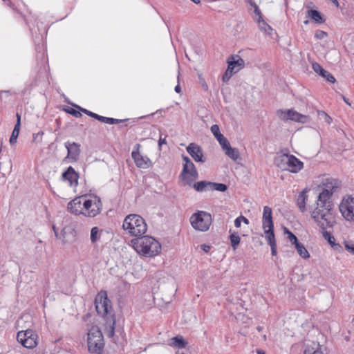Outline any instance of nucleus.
<instances>
[{
    "label": "nucleus",
    "mask_w": 354,
    "mask_h": 354,
    "mask_svg": "<svg viewBox=\"0 0 354 354\" xmlns=\"http://www.w3.org/2000/svg\"><path fill=\"white\" fill-rule=\"evenodd\" d=\"M335 188L337 187L333 180L325 185V188L317 196V207L311 213L312 218L322 230L324 238L330 245L335 242V238L326 230L333 227L336 223L333 203L330 201V196Z\"/></svg>",
    "instance_id": "1"
},
{
    "label": "nucleus",
    "mask_w": 354,
    "mask_h": 354,
    "mask_svg": "<svg viewBox=\"0 0 354 354\" xmlns=\"http://www.w3.org/2000/svg\"><path fill=\"white\" fill-rule=\"evenodd\" d=\"M111 302L105 291L100 292L95 299V306L97 314L102 317H106V324L109 325L107 335L112 337L115 334L116 321L114 315H111Z\"/></svg>",
    "instance_id": "2"
},
{
    "label": "nucleus",
    "mask_w": 354,
    "mask_h": 354,
    "mask_svg": "<svg viewBox=\"0 0 354 354\" xmlns=\"http://www.w3.org/2000/svg\"><path fill=\"white\" fill-rule=\"evenodd\" d=\"M131 243L138 253L148 257L158 254L161 250L160 243L150 236L142 235L133 239Z\"/></svg>",
    "instance_id": "3"
},
{
    "label": "nucleus",
    "mask_w": 354,
    "mask_h": 354,
    "mask_svg": "<svg viewBox=\"0 0 354 354\" xmlns=\"http://www.w3.org/2000/svg\"><path fill=\"white\" fill-rule=\"evenodd\" d=\"M122 228L131 236L138 238L146 233L147 225L142 216L133 214L124 218Z\"/></svg>",
    "instance_id": "4"
},
{
    "label": "nucleus",
    "mask_w": 354,
    "mask_h": 354,
    "mask_svg": "<svg viewBox=\"0 0 354 354\" xmlns=\"http://www.w3.org/2000/svg\"><path fill=\"white\" fill-rule=\"evenodd\" d=\"M87 345L91 354H102L104 342L101 330L97 327H92L88 333Z\"/></svg>",
    "instance_id": "5"
},
{
    "label": "nucleus",
    "mask_w": 354,
    "mask_h": 354,
    "mask_svg": "<svg viewBox=\"0 0 354 354\" xmlns=\"http://www.w3.org/2000/svg\"><path fill=\"white\" fill-rule=\"evenodd\" d=\"M274 163L283 170L292 173L299 172L304 167V163L294 155L283 153L274 159Z\"/></svg>",
    "instance_id": "6"
},
{
    "label": "nucleus",
    "mask_w": 354,
    "mask_h": 354,
    "mask_svg": "<svg viewBox=\"0 0 354 354\" xmlns=\"http://www.w3.org/2000/svg\"><path fill=\"white\" fill-rule=\"evenodd\" d=\"M189 221L196 230L206 232L212 224V215L205 211H197L191 216Z\"/></svg>",
    "instance_id": "7"
},
{
    "label": "nucleus",
    "mask_w": 354,
    "mask_h": 354,
    "mask_svg": "<svg viewBox=\"0 0 354 354\" xmlns=\"http://www.w3.org/2000/svg\"><path fill=\"white\" fill-rule=\"evenodd\" d=\"M91 198H86L83 202V215L93 218L99 215L102 209L101 198L96 195H91Z\"/></svg>",
    "instance_id": "8"
},
{
    "label": "nucleus",
    "mask_w": 354,
    "mask_h": 354,
    "mask_svg": "<svg viewBox=\"0 0 354 354\" xmlns=\"http://www.w3.org/2000/svg\"><path fill=\"white\" fill-rule=\"evenodd\" d=\"M17 341L27 348H33L38 344V335L35 331L27 329L21 330L17 335Z\"/></svg>",
    "instance_id": "9"
},
{
    "label": "nucleus",
    "mask_w": 354,
    "mask_h": 354,
    "mask_svg": "<svg viewBox=\"0 0 354 354\" xmlns=\"http://www.w3.org/2000/svg\"><path fill=\"white\" fill-rule=\"evenodd\" d=\"M64 147L67 149V156L64 158V160L68 162H77L81 153L80 144L68 140L64 143Z\"/></svg>",
    "instance_id": "10"
},
{
    "label": "nucleus",
    "mask_w": 354,
    "mask_h": 354,
    "mask_svg": "<svg viewBox=\"0 0 354 354\" xmlns=\"http://www.w3.org/2000/svg\"><path fill=\"white\" fill-rule=\"evenodd\" d=\"M339 211L344 218L349 221H354V198L348 197L339 205Z\"/></svg>",
    "instance_id": "11"
},
{
    "label": "nucleus",
    "mask_w": 354,
    "mask_h": 354,
    "mask_svg": "<svg viewBox=\"0 0 354 354\" xmlns=\"http://www.w3.org/2000/svg\"><path fill=\"white\" fill-rule=\"evenodd\" d=\"M277 115L283 120H292L300 123H305L307 120V116L298 113L292 109L287 111H277Z\"/></svg>",
    "instance_id": "12"
},
{
    "label": "nucleus",
    "mask_w": 354,
    "mask_h": 354,
    "mask_svg": "<svg viewBox=\"0 0 354 354\" xmlns=\"http://www.w3.org/2000/svg\"><path fill=\"white\" fill-rule=\"evenodd\" d=\"M262 227L264 230L265 235L274 234L272 209L268 206L263 207Z\"/></svg>",
    "instance_id": "13"
},
{
    "label": "nucleus",
    "mask_w": 354,
    "mask_h": 354,
    "mask_svg": "<svg viewBox=\"0 0 354 354\" xmlns=\"http://www.w3.org/2000/svg\"><path fill=\"white\" fill-rule=\"evenodd\" d=\"M86 198V196L75 197L67 205L68 211L74 215H83V202Z\"/></svg>",
    "instance_id": "14"
},
{
    "label": "nucleus",
    "mask_w": 354,
    "mask_h": 354,
    "mask_svg": "<svg viewBox=\"0 0 354 354\" xmlns=\"http://www.w3.org/2000/svg\"><path fill=\"white\" fill-rule=\"evenodd\" d=\"M187 153L196 162L204 163L205 158L203 154V149L200 146L195 143H190L186 148Z\"/></svg>",
    "instance_id": "15"
},
{
    "label": "nucleus",
    "mask_w": 354,
    "mask_h": 354,
    "mask_svg": "<svg viewBox=\"0 0 354 354\" xmlns=\"http://www.w3.org/2000/svg\"><path fill=\"white\" fill-rule=\"evenodd\" d=\"M79 174L74 168L69 166L62 174V180L68 183L71 187H77L78 185Z\"/></svg>",
    "instance_id": "16"
},
{
    "label": "nucleus",
    "mask_w": 354,
    "mask_h": 354,
    "mask_svg": "<svg viewBox=\"0 0 354 354\" xmlns=\"http://www.w3.org/2000/svg\"><path fill=\"white\" fill-rule=\"evenodd\" d=\"M131 156L137 167L140 168H149L151 164L149 158L146 156H142L138 151H133Z\"/></svg>",
    "instance_id": "17"
},
{
    "label": "nucleus",
    "mask_w": 354,
    "mask_h": 354,
    "mask_svg": "<svg viewBox=\"0 0 354 354\" xmlns=\"http://www.w3.org/2000/svg\"><path fill=\"white\" fill-rule=\"evenodd\" d=\"M195 169L196 168L192 161L187 164H183L182 171L179 175V178L185 181V184L188 185L189 186H192V180H190V178L188 177V172Z\"/></svg>",
    "instance_id": "18"
},
{
    "label": "nucleus",
    "mask_w": 354,
    "mask_h": 354,
    "mask_svg": "<svg viewBox=\"0 0 354 354\" xmlns=\"http://www.w3.org/2000/svg\"><path fill=\"white\" fill-rule=\"evenodd\" d=\"M304 354H327L326 348L319 343L313 342L306 345Z\"/></svg>",
    "instance_id": "19"
},
{
    "label": "nucleus",
    "mask_w": 354,
    "mask_h": 354,
    "mask_svg": "<svg viewBox=\"0 0 354 354\" xmlns=\"http://www.w3.org/2000/svg\"><path fill=\"white\" fill-rule=\"evenodd\" d=\"M312 67L316 73L324 77L328 82L331 83H334L335 82L334 76L330 72L324 69L317 62L313 63Z\"/></svg>",
    "instance_id": "20"
},
{
    "label": "nucleus",
    "mask_w": 354,
    "mask_h": 354,
    "mask_svg": "<svg viewBox=\"0 0 354 354\" xmlns=\"http://www.w3.org/2000/svg\"><path fill=\"white\" fill-rule=\"evenodd\" d=\"M221 148L224 151L225 154L232 160L236 161L240 158V153L239 150L236 148L232 147L230 142L226 143Z\"/></svg>",
    "instance_id": "21"
},
{
    "label": "nucleus",
    "mask_w": 354,
    "mask_h": 354,
    "mask_svg": "<svg viewBox=\"0 0 354 354\" xmlns=\"http://www.w3.org/2000/svg\"><path fill=\"white\" fill-rule=\"evenodd\" d=\"M210 129L221 147L229 142L228 140L220 132L219 127L217 124H213Z\"/></svg>",
    "instance_id": "22"
},
{
    "label": "nucleus",
    "mask_w": 354,
    "mask_h": 354,
    "mask_svg": "<svg viewBox=\"0 0 354 354\" xmlns=\"http://www.w3.org/2000/svg\"><path fill=\"white\" fill-rule=\"evenodd\" d=\"M169 344L174 348H184L187 346L188 342L183 338V336L177 335L170 339Z\"/></svg>",
    "instance_id": "23"
},
{
    "label": "nucleus",
    "mask_w": 354,
    "mask_h": 354,
    "mask_svg": "<svg viewBox=\"0 0 354 354\" xmlns=\"http://www.w3.org/2000/svg\"><path fill=\"white\" fill-rule=\"evenodd\" d=\"M307 16L315 23L323 24L326 21L324 15L317 10H309L307 12Z\"/></svg>",
    "instance_id": "24"
},
{
    "label": "nucleus",
    "mask_w": 354,
    "mask_h": 354,
    "mask_svg": "<svg viewBox=\"0 0 354 354\" xmlns=\"http://www.w3.org/2000/svg\"><path fill=\"white\" fill-rule=\"evenodd\" d=\"M192 187L196 191L198 192H203L211 190L212 182L202 180L193 184Z\"/></svg>",
    "instance_id": "25"
},
{
    "label": "nucleus",
    "mask_w": 354,
    "mask_h": 354,
    "mask_svg": "<svg viewBox=\"0 0 354 354\" xmlns=\"http://www.w3.org/2000/svg\"><path fill=\"white\" fill-rule=\"evenodd\" d=\"M265 237L268 241V243L271 248V254L272 256L277 255V243L275 240L274 234H266Z\"/></svg>",
    "instance_id": "26"
},
{
    "label": "nucleus",
    "mask_w": 354,
    "mask_h": 354,
    "mask_svg": "<svg viewBox=\"0 0 354 354\" xmlns=\"http://www.w3.org/2000/svg\"><path fill=\"white\" fill-rule=\"evenodd\" d=\"M306 191L304 190L299 194L297 200V203L298 205V207L299 208L300 211L301 212H304L306 210Z\"/></svg>",
    "instance_id": "27"
},
{
    "label": "nucleus",
    "mask_w": 354,
    "mask_h": 354,
    "mask_svg": "<svg viewBox=\"0 0 354 354\" xmlns=\"http://www.w3.org/2000/svg\"><path fill=\"white\" fill-rule=\"evenodd\" d=\"M257 22L258 23V26L259 29L266 33L267 35H271L272 32H273L272 28L263 19H257Z\"/></svg>",
    "instance_id": "28"
},
{
    "label": "nucleus",
    "mask_w": 354,
    "mask_h": 354,
    "mask_svg": "<svg viewBox=\"0 0 354 354\" xmlns=\"http://www.w3.org/2000/svg\"><path fill=\"white\" fill-rule=\"evenodd\" d=\"M295 247L298 254L301 256V257L305 259H308L310 257L309 252L302 243L298 242L295 245Z\"/></svg>",
    "instance_id": "29"
},
{
    "label": "nucleus",
    "mask_w": 354,
    "mask_h": 354,
    "mask_svg": "<svg viewBox=\"0 0 354 354\" xmlns=\"http://www.w3.org/2000/svg\"><path fill=\"white\" fill-rule=\"evenodd\" d=\"M230 240L231 243V245L233 248L234 250H236L237 246L240 243V236L239 234L236 232H231V230H230Z\"/></svg>",
    "instance_id": "30"
},
{
    "label": "nucleus",
    "mask_w": 354,
    "mask_h": 354,
    "mask_svg": "<svg viewBox=\"0 0 354 354\" xmlns=\"http://www.w3.org/2000/svg\"><path fill=\"white\" fill-rule=\"evenodd\" d=\"M41 48H43L41 47ZM37 64L41 65V68L44 67V69H46V64L47 63V56L44 53V49H41V51L38 52L37 55Z\"/></svg>",
    "instance_id": "31"
},
{
    "label": "nucleus",
    "mask_w": 354,
    "mask_h": 354,
    "mask_svg": "<svg viewBox=\"0 0 354 354\" xmlns=\"http://www.w3.org/2000/svg\"><path fill=\"white\" fill-rule=\"evenodd\" d=\"M101 232L97 227H93L91 230V241L93 243H95L100 239Z\"/></svg>",
    "instance_id": "32"
},
{
    "label": "nucleus",
    "mask_w": 354,
    "mask_h": 354,
    "mask_svg": "<svg viewBox=\"0 0 354 354\" xmlns=\"http://www.w3.org/2000/svg\"><path fill=\"white\" fill-rule=\"evenodd\" d=\"M211 190H216L224 192L227 189V186L224 183H218L212 182Z\"/></svg>",
    "instance_id": "33"
},
{
    "label": "nucleus",
    "mask_w": 354,
    "mask_h": 354,
    "mask_svg": "<svg viewBox=\"0 0 354 354\" xmlns=\"http://www.w3.org/2000/svg\"><path fill=\"white\" fill-rule=\"evenodd\" d=\"M250 6L254 8V12L256 15L255 20L257 21V19H259V20L262 19L263 15L261 14V12L259 10L258 6L255 3V2L254 1H251Z\"/></svg>",
    "instance_id": "34"
},
{
    "label": "nucleus",
    "mask_w": 354,
    "mask_h": 354,
    "mask_svg": "<svg viewBox=\"0 0 354 354\" xmlns=\"http://www.w3.org/2000/svg\"><path fill=\"white\" fill-rule=\"evenodd\" d=\"M230 59V62L232 63V65H234L235 67L238 66L239 68L241 69V68L243 67L244 65V60L239 57H238V59L236 60H235L233 57H231Z\"/></svg>",
    "instance_id": "35"
},
{
    "label": "nucleus",
    "mask_w": 354,
    "mask_h": 354,
    "mask_svg": "<svg viewBox=\"0 0 354 354\" xmlns=\"http://www.w3.org/2000/svg\"><path fill=\"white\" fill-rule=\"evenodd\" d=\"M285 232L288 234V238L291 241L292 244L295 245L299 242L297 236L289 231L287 228H285Z\"/></svg>",
    "instance_id": "36"
},
{
    "label": "nucleus",
    "mask_w": 354,
    "mask_h": 354,
    "mask_svg": "<svg viewBox=\"0 0 354 354\" xmlns=\"http://www.w3.org/2000/svg\"><path fill=\"white\" fill-rule=\"evenodd\" d=\"M66 111L75 118H80L82 115L80 110H75L73 108H68L66 109Z\"/></svg>",
    "instance_id": "37"
},
{
    "label": "nucleus",
    "mask_w": 354,
    "mask_h": 354,
    "mask_svg": "<svg viewBox=\"0 0 354 354\" xmlns=\"http://www.w3.org/2000/svg\"><path fill=\"white\" fill-rule=\"evenodd\" d=\"M345 249L354 255V244L351 241H344Z\"/></svg>",
    "instance_id": "38"
},
{
    "label": "nucleus",
    "mask_w": 354,
    "mask_h": 354,
    "mask_svg": "<svg viewBox=\"0 0 354 354\" xmlns=\"http://www.w3.org/2000/svg\"><path fill=\"white\" fill-rule=\"evenodd\" d=\"M44 132L42 131H39L37 133H33L32 135V141L34 142H41L42 140V136L44 135Z\"/></svg>",
    "instance_id": "39"
},
{
    "label": "nucleus",
    "mask_w": 354,
    "mask_h": 354,
    "mask_svg": "<svg viewBox=\"0 0 354 354\" xmlns=\"http://www.w3.org/2000/svg\"><path fill=\"white\" fill-rule=\"evenodd\" d=\"M75 107L77 108L80 111V112H82V113L86 114L87 115H88V116H90V117H91V118L95 119V116L96 115L95 113L90 111L86 109L82 108V107H80V106H77V105H76Z\"/></svg>",
    "instance_id": "40"
},
{
    "label": "nucleus",
    "mask_w": 354,
    "mask_h": 354,
    "mask_svg": "<svg viewBox=\"0 0 354 354\" xmlns=\"http://www.w3.org/2000/svg\"><path fill=\"white\" fill-rule=\"evenodd\" d=\"M75 107L77 108L80 111V112H82V113L86 114L87 115H88V116H90V117H91V118L95 119V116L96 115L95 113L90 111L86 109L82 108V107H80V106H77V105H76Z\"/></svg>",
    "instance_id": "41"
},
{
    "label": "nucleus",
    "mask_w": 354,
    "mask_h": 354,
    "mask_svg": "<svg viewBox=\"0 0 354 354\" xmlns=\"http://www.w3.org/2000/svg\"><path fill=\"white\" fill-rule=\"evenodd\" d=\"M327 36V32L324 30H317L315 32V37L317 39H323Z\"/></svg>",
    "instance_id": "42"
},
{
    "label": "nucleus",
    "mask_w": 354,
    "mask_h": 354,
    "mask_svg": "<svg viewBox=\"0 0 354 354\" xmlns=\"http://www.w3.org/2000/svg\"><path fill=\"white\" fill-rule=\"evenodd\" d=\"M227 64V68L226 71L231 73L232 74H234L240 70V68H237L235 70V66L232 65V63L230 62V59H228Z\"/></svg>",
    "instance_id": "43"
},
{
    "label": "nucleus",
    "mask_w": 354,
    "mask_h": 354,
    "mask_svg": "<svg viewBox=\"0 0 354 354\" xmlns=\"http://www.w3.org/2000/svg\"><path fill=\"white\" fill-rule=\"evenodd\" d=\"M19 133L12 131V135L10 138V145H14L17 142V138L19 136Z\"/></svg>",
    "instance_id": "44"
},
{
    "label": "nucleus",
    "mask_w": 354,
    "mask_h": 354,
    "mask_svg": "<svg viewBox=\"0 0 354 354\" xmlns=\"http://www.w3.org/2000/svg\"><path fill=\"white\" fill-rule=\"evenodd\" d=\"M95 119L102 122L109 124L110 118L102 116L96 113Z\"/></svg>",
    "instance_id": "45"
},
{
    "label": "nucleus",
    "mask_w": 354,
    "mask_h": 354,
    "mask_svg": "<svg viewBox=\"0 0 354 354\" xmlns=\"http://www.w3.org/2000/svg\"><path fill=\"white\" fill-rule=\"evenodd\" d=\"M189 176L192 178H190V180H192V181L194 180H196V178H198V173L196 169L188 172V177H189Z\"/></svg>",
    "instance_id": "46"
},
{
    "label": "nucleus",
    "mask_w": 354,
    "mask_h": 354,
    "mask_svg": "<svg viewBox=\"0 0 354 354\" xmlns=\"http://www.w3.org/2000/svg\"><path fill=\"white\" fill-rule=\"evenodd\" d=\"M232 75L233 74H232L231 73L225 71L222 77L223 82L225 83L227 82L230 80V77L232 76Z\"/></svg>",
    "instance_id": "47"
},
{
    "label": "nucleus",
    "mask_w": 354,
    "mask_h": 354,
    "mask_svg": "<svg viewBox=\"0 0 354 354\" xmlns=\"http://www.w3.org/2000/svg\"><path fill=\"white\" fill-rule=\"evenodd\" d=\"M330 246L334 250L338 252H341L343 250L342 246L340 244L335 243V241Z\"/></svg>",
    "instance_id": "48"
},
{
    "label": "nucleus",
    "mask_w": 354,
    "mask_h": 354,
    "mask_svg": "<svg viewBox=\"0 0 354 354\" xmlns=\"http://www.w3.org/2000/svg\"><path fill=\"white\" fill-rule=\"evenodd\" d=\"M126 120H120V119H115V118H110V120H109V124H119V123H121L124 121H125Z\"/></svg>",
    "instance_id": "49"
},
{
    "label": "nucleus",
    "mask_w": 354,
    "mask_h": 354,
    "mask_svg": "<svg viewBox=\"0 0 354 354\" xmlns=\"http://www.w3.org/2000/svg\"><path fill=\"white\" fill-rule=\"evenodd\" d=\"M241 219H240V216H238L235 220H234V226L237 228L240 227H241Z\"/></svg>",
    "instance_id": "50"
},
{
    "label": "nucleus",
    "mask_w": 354,
    "mask_h": 354,
    "mask_svg": "<svg viewBox=\"0 0 354 354\" xmlns=\"http://www.w3.org/2000/svg\"><path fill=\"white\" fill-rule=\"evenodd\" d=\"M20 127H21V122L19 121H17L15 125V127H14V129L13 131H17L19 133V131H20Z\"/></svg>",
    "instance_id": "51"
},
{
    "label": "nucleus",
    "mask_w": 354,
    "mask_h": 354,
    "mask_svg": "<svg viewBox=\"0 0 354 354\" xmlns=\"http://www.w3.org/2000/svg\"><path fill=\"white\" fill-rule=\"evenodd\" d=\"M167 142H166V139L165 138H162L161 136L159 138V140H158V145L160 147L162 146V145L164 144H166Z\"/></svg>",
    "instance_id": "52"
},
{
    "label": "nucleus",
    "mask_w": 354,
    "mask_h": 354,
    "mask_svg": "<svg viewBox=\"0 0 354 354\" xmlns=\"http://www.w3.org/2000/svg\"><path fill=\"white\" fill-rule=\"evenodd\" d=\"M240 219H241V222H243L244 223H245L247 225L249 224V220L247 218H245V216L241 215Z\"/></svg>",
    "instance_id": "53"
},
{
    "label": "nucleus",
    "mask_w": 354,
    "mask_h": 354,
    "mask_svg": "<svg viewBox=\"0 0 354 354\" xmlns=\"http://www.w3.org/2000/svg\"><path fill=\"white\" fill-rule=\"evenodd\" d=\"M183 160L185 162L184 164H187L188 162H191V161H192L191 159L189 157L186 156H183Z\"/></svg>",
    "instance_id": "54"
},
{
    "label": "nucleus",
    "mask_w": 354,
    "mask_h": 354,
    "mask_svg": "<svg viewBox=\"0 0 354 354\" xmlns=\"http://www.w3.org/2000/svg\"><path fill=\"white\" fill-rule=\"evenodd\" d=\"M201 248L206 252H208L209 249L210 248V247L209 245H207L205 244H203L201 245Z\"/></svg>",
    "instance_id": "55"
},
{
    "label": "nucleus",
    "mask_w": 354,
    "mask_h": 354,
    "mask_svg": "<svg viewBox=\"0 0 354 354\" xmlns=\"http://www.w3.org/2000/svg\"><path fill=\"white\" fill-rule=\"evenodd\" d=\"M174 91L177 93H180L181 92V87L179 84H177L175 88H174Z\"/></svg>",
    "instance_id": "56"
},
{
    "label": "nucleus",
    "mask_w": 354,
    "mask_h": 354,
    "mask_svg": "<svg viewBox=\"0 0 354 354\" xmlns=\"http://www.w3.org/2000/svg\"><path fill=\"white\" fill-rule=\"evenodd\" d=\"M331 2L336 6L339 7V4L337 0H330Z\"/></svg>",
    "instance_id": "57"
},
{
    "label": "nucleus",
    "mask_w": 354,
    "mask_h": 354,
    "mask_svg": "<svg viewBox=\"0 0 354 354\" xmlns=\"http://www.w3.org/2000/svg\"><path fill=\"white\" fill-rule=\"evenodd\" d=\"M257 354H266V353L263 350H261V349H257Z\"/></svg>",
    "instance_id": "58"
},
{
    "label": "nucleus",
    "mask_w": 354,
    "mask_h": 354,
    "mask_svg": "<svg viewBox=\"0 0 354 354\" xmlns=\"http://www.w3.org/2000/svg\"><path fill=\"white\" fill-rule=\"evenodd\" d=\"M16 117H17V121L21 122V115L19 113H17Z\"/></svg>",
    "instance_id": "59"
},
{
    "label": "nucleus",
    "mask_w": 354,
    "mask_h": 354,
    "mask_svg": "<svg viewBox=\"0 0 354 354\" xmlns=\"http://www.w3.org/2000/svg\"><path fill=\"white\" fill-rule=\"evenodd\" d=\"M326 118H327V119H326V121L328 123H330V121L332 120L331 118H330V116H328V115H326Z\"/></svg>",
    "instance_id": "60"
},
{
    "label": "nucleus",
    "mask_w": 354,
    "mask_h": 354,
    "mask_svg": "<svg viewBox=\"0 0 354 354\" xmlns=\"http://www.w3.org/2000/svg\"><path fill=\"white\" fill-rule=\"evenodd\" d=\"M342 98L344 100V101L348 105H351V104L348 102V100L344 96L342 95Z\"/></svg>",
    "instance_id": "61"
},
{
    "label": "nucleus",
    "mask_w": 354,
    "mask_h": 354,
    "mask_svg": "<svg viewBox=\"0 0 354 354\" xmlns=\"http://www.w3.org/2000/svg\"><path fill=\"white\" fill-rule=\"evenodd\" d=\"M192 1H193L194 3H195L196 4H198L200 3V0H191Z\"/></svg>",
    "instance_id": "62"
},
{
    "label": "nucleus",
    "mask_w": 354,
    "mask_h": 354,
    "mask_svg": "<svg viewBox=\"0 0 354 354\" xmlns=\"http://www.w3.org/2000/svg\"><path fill=\"white\" fill-rule=\"evenodd\" d=\"M53 230H54L55 236L57 237L58 234H57V232L55 226H53Z\"/></svg>",
    "instance_id": "63"
},
{
    "label": "nucleus",
    "mask_w": 354,
    "mask_h": 354,
    "mask_svg": "<svg viewBox=\"0 0 354 354\" xmlns=\"http://www.w3.org/2000/svg\"><path fill=\"white\" fill-rule=\"evenodd\" d=\"M203 87H205V89H207V85L205 83L203 84Z\"/></svg>",
    "instance_id": "64"
}]
</instances>
